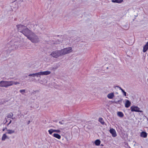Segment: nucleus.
<instances>
[{"label": "nucleus", "mask_w": 148, "mask_h": 148, "mask_svg": "<svg viewBox=\"0 0 148 148\" xmlns=\"http://www.w3.org/2000/svg\"><path fill=\"white\" fill-rule=\"evenodd\" d=\"M19 41H11L9 43H8L6 46V47L8 49V51L7 54H9L11 51L15 50L18 48L19 45Z\"/></svg>", "instance_id": "nucleus-1"}, {"label": "nucleus", "mask_w": 148, "mask_h": 148, "mask_svg": "<svg viewBox=\"0 0 148 148\" xmlns=\"http://www.w3.org/2000/svg\"><path fill=\"white\" fill-rule=\"evenodd\" d=\"M28 39L33 43H37L39 41V39L38 37L33 32L32 33V34L29 36L28 37Z\"/></svg>", "instance_id": "nucleus-2"}, {"label": "nucleus", "mask_w": 148, "mask_h": 148, "mask_svg": "<svg viewBox=\"0 0 148 148\" xmlns=\"http://www.w3.org/2000/svg\"><path fill=\"white\" fill-rule=\"evenodd\" d=\"M62 56H64L69 53L72 51V48L71 47L64 48L60 50Z\"/></svg>", "instance_id": "nucleus-3"}, {"label": "nucleus", "mask_w": 148, "mask_h": 148, "mask_svg": "<svg viewBox=\"0 0 148 148\" xmlns=\"http://www.w3.org/2000/svg\"><path fill=\"white\" fill-rule=\"evenodd\" d=\"M10 85V81L2 80L0 82V87L7 88Z\"/></svg>", "instance_id": "nucleus-4"}, {"label": "nucleus", "mask_w": 148, "mask_h": 148, "mask_svg": "<svg viewBox=\"0 0 148 148\" xmlns=\"http://www.w3.org/2000/svg\"><path fill=\"white\" fill-rule=\"evenodd\" d=\"M51 55L55 58L62 56L60 50H56L52 52L51 54Z\"/></svg>", "instance_id": "nucleus-5"}, {"label": "nucleus", "mask_w": 148, "mask_h": 148, "mask_svg": "<svg viewBox=\"0 0 148 148\" xmlns=\"http://www.w3.org/2000/svg\"><path fill=\"white\" fill-rule=\"evenodd\" d=\"M32 32L28 28L26 27L21 33L23 34L28 38V37L29 36Z\"/></svg>", "instance_id": "nucleus-6"}, {"label": "nucleus", "mask_w": 148, "mask_h": 148, "mask_svg": "<svg viewBox=\"0 0 148 148\" xmlns=\"http://www.w3.org/2000/svg\"><path fill=\"white\" fill-rule=\"evenodd\" d=\"M16 27L18 29V31L21 33H22L26 27L23 25L19 24L17 25Z\"/></svg>", "instance_id": "nucleus-7"}, {"label": "nucleus", "mask_w": 148, "mask_h": 148, "mask_svg": "<svg viewBox=\"0 0 148 148\" xmlns=\"http://www.w3.org/2000/svg\"><path fill=\"white\" fill-rule=\"evenodd\" d=\"M130 108L132 112H142V111L139 110V108L136 106H132Z\"/></svg>", "instance_id": "nucleus-8"}, {"label": "nucleus", "mask_w": 148, "mask_h": 148, "mask_svg": "<svg viewBox=\"0 0 148 148\" xmlns=\"http://www.w3.org/2000/svg\"><path fill=\"white\" fill-rule=\"evenodd\" d=\"M8 49L7 48V47H6V48L4 49V50L2 52V55L3 56L5 57L6 58L8 56L9 54H7L8 52Z\"/></svg>", "instance_id": "nucleus-9"}, {"label": "nucleus", "mask_w": 148, "mask_h": 148, "mask_svg": "<svg viewBox=\"0 0 148 148\" xmlns=\"http://www.w3.org/2000/svg\"><path fill=\"white\" fill-rule=\"evenodd\" d=\"M110 133L112 134V136L113 137H115L117 135L116 133V132L115 130L114 129H110Z\"/></svg>", "instance_id": "nucleus-10"}, {"label": "nucleus", "mask_w": 148, "mask_h": 148, "mask_svg": "<svg viewBox=\"0 0 148 148\" xmlns=\"http://www.w3.org/2000/svg\"><path fill=\"white\" fill-rule=\"evenodd\" d=\"M41 75H47L50 74L51 72L49 71H40Z\"/></svg>", "instance_id": "nucleus-11"}, {"label": "nucleus", "mask_w": 148, "mask_h": 148, "mask_svg": "<svg viewBox=\"0 0 148 148\" xmlns=\"http://www.w3.org/2000/svg\"><path fill=\"white\" fill-rule=\"evenodd\" d=\"M108 98L109 99H112L114 97V94L113 92H112L108 94L107 96Z\"/></svg>", "instance_id": "nucleus-12"}, {"label": "nucleus", "mask_w": 148, "mask_h": 148, "mask_svg": "<svg viewBox=\"0 0 148 148\" xmlns=\"http://www.w3.org/2000/svg\"><path fill=\"white\" fill-rule=\"evenodd\" d=\"M147 133L145 132H142L140 133V136L145 138L147 137Z\"/></svg>", "instance_id": "nucleus-13"}, {"label": "nucleus", "mask_w": 148, "mask_h": 148, "mask_svg": "<svg viewBox=\"0 0 148 148\" xmlns=\"http://www.w3.org/2000/svg\"><path fill=\"white\" fill-rule=\"evenodd\" d=\"M148 49V42L147 43L145 46L143 47V51L145 52Z\"/></svg>", "instance_id": "nucleus-14"}, {"label": "nucleus", "mask_w": 148, "mask_h": 148, "mask_svg": "<svg viewBox=\"0 0 148 148\" xmlns=\"http://www.w3.org/2000/svg\"><path fill=\"white\" fill-rule=\"evenodd\" d=\"M131 105V102H130L128 100H126L125 104V106L126 108H128Z\"/></svg>", "instance_id": "nucleus-15"}, {"label": "nucleus", "mask_w": 148, "mask_h": 148, "mask_svg": "<svg viewBox=\"0 0 148 148\" xmlns=\"http://www.w3.org/2000/svg\"><path fill=\"white\" fill-rule=\"evenodd\" d=\"M10 86H12L13 84L16 85L20 84V83L18 82H16L13 81H10Z\"/></svg>", "instance_id": "nucleus-16"}, {"label": "nucleus", "mask_w": 148, "mask_h": 148, "mask_svg": "<svg viewBox=\"0 0 148 148\" xmlns=\"http://www.w3.org/2000/svg\"><path fill=\"white\" fill-rule=\"evenodd\" d=\"M53 136L54 137H55L58 139H59L61 138V136L60 135H59L57 134H53Z\"/></svg>", "instance_id": "nucleus-17"}, {"label": "nucleus", "mask_w": 148, "mask_h": 148, "mask_svg": "<svg viewBox=\"0 0 148 148\" xmlns=\"http://www.w3.org/2000/svg\"><path fill=\"white\" fill-rule=\"evenodd\" d=\"M100 143L101 141H100V140L99 139H97L95 141V144L97 146L99 145L100 144Z\"/></svg>", "instance_id": "nucleus-18"}, {"label": "nucleus", "mask_w": 148, "mask_h": 148, "mask_svg": "<svg viewBox=\"0 0 148 148\" xmlns=\"http://www.w3.org/2000/svg\"><path fill=\"white\" fill-rule=\"evenodd\" d=\"M117 114L118 116L121 117H123L124 116L123 113L121 112H118Z\"/></svg>", "instance_id": "nucleus-19"}, {"label": "nucleus", "mask_w": 148, "mask_h": 148, "mask_svg": "<svg viewBox=\"0 0 148 148\" xmlns=\"http://www.w3.org/2000/svg\"><path fill=\"white\" fill-rule=\"evenodd\" d=\"M8 131L7 133L9 134H11L14 133L15 131L14 130H7Z\"/></svg>", "instance_id": "nucleus-20"}, {"label": "nucleus", "mask_w": 148, "mask_h": 148, "mask_svg": "<svg viewBox=\"0 0 148 148\" xmlns=\"http://www.w3.org/2000/svg\"><path fill=\"white\" fill-rule=\"evenodd\" d=\"M7 137V136L6 135V134H4L3 135L2 137V138H1L2 140H3V141L5 140V139Z\"/></svg>", "instance_id": "nucleus-21"}, {"label": "nucleus", "mask_w": 148, "mask_h": 148, "mask_svg": "<svg viewBox=\"0 0 148 148\" xmlns=\"http://www.w3.org/2000/svg\"><path fill=\"white\" fill-rule=\"evenodd\" d=\"M123 1V0H112V2H115L118 3H121Z\"/></svg>", "instance_id": "nucleus-22"}, {"label": "nucleus", "mask_w": 148, "mask_h": 148, "mask_svg": "<svg viewBox=\"0 0 148 148\" xmlns=\"http://www.w3.org/2000/svg\"><path fill=\"white\" fill-rule=\"evenodd\" d=\"M99 121L103 125L104 124V122L103 121L102 118H100L99 119Z\"/></svg>", "instance_id": "nucleus-23"}, {"label": "nucleus", "mask_w": 148, "mask_h": 148, "mask_svg": "<svg viewBox=\"0 0 148 148\" xmlns=\"http://www.w3.org/2000/svg\"><path fill=\"white\" fill-rule=\"evenodd\" d=\"M41 75L40 72H39L36 73V76L37 77H40V75Z\"/></svg>", "instance_id": "nucleus-24"}, {"label": "nucleus", "mask_w": 148, "mask_h": 148, "mask_svg": "<svg viewBox=\"0 0 148 148\" xmlns=\"http://www.w3.org/2000/svg\"><path fill=\"white\" fill-rule=\"evenodd\" d=\"M25 89L21 90H20L19 92L20 93H21L22 94H24V93L25 92Z\"/></svg>", "instance_id": "nucleus-25"}, {"label": "nucleus", "mask_w": 148, "mask_h": 148, "mask_svg": "<svg viewBox=\"0 0 148 148\" xmlns=\"http://www.w3.org/2000/svg\"><path fill=\"white\" fill-rule=\"evenodd\" d=\"M122 101V99H121V100H118V101H114V102L115 103H116V104H117V103L120 104L121 103Z\"/></svg>", "instance_id": "nucleus-26"}, {"label": "nucleus", "mask_w": 148, "mask_h": 148, "mask_svg": "<svg viewBox=\"0 0 148 148\" xmlns=\"http://www.w3.org/2000/svg\"><path fill=\"white\" fill-rule=\"evenodd\" d=\"M48 132L50 134H52L54 132V131H53V129H51L49 130H48Z\"/></svg>", "instance_id": "nucleus-27"}, {"label": "nucleus", "mask_w": 148, "mask_h": 148, "mask_svg": "<svg viewBox=\"0 0 148 148\" xmlns=\"http://www.w3.org/2000/svg\"><path fill=\"white\" fill-rule=\"evenodd\" d=\"M28 76L30 77H34L36 76V73H33L29 74Z\"/></svg>", "instance_id": "nucleus-28"}, {"label": "nucleus", "mask_w": 148, "mask_h": 148, "mask_svg": "<svg viewBox=\"0 0 148 148\" xmlns=\"http://www.w3.org/2000/svg\"><path fill=\"white\" fill-rule=\"evenodd\" d=\"M13 114L12 113L11 114H9L7 116V117L8 118H11L13 116Z\"/></svg>", "instance_id": "nucleus-29"}, {"label": "nucleus", "mask_w": 148, "mask_h": 148, "mask_svg": "<svg viewBox=\"0 0 148 148\" xmlns=\"http://www.w3.org/2000/svg\"><path fill=\"white\" fill-rule=\"evenodd\" d=\"M58 66H59L57 65H56V66H53V68H52V69H57L58 68Z\"/></svg>", "instance_id": "nucleus-30"}, {"label": "nucleus", "mask_w": 148, "mask_h": 148, "mask_svg": "<svg viewBox=\"0 0 148 148\" xmlns=\"http://www.w3.org/2000/svg\"><path fill=\"white\" fill-rule=\"evenodd\" d=\"M53 131H54V132H56L57 133H59L60 132V131L59 130H53Z\"/></svg>", "instance_id": "nucleus-31"}, {"label": "nucleus", "mask_w": 148, "mask_h": 148, "mask_svg": "<svg viewBox=\"0 0 148 148\" xmlns=\"http://www.w3.org/2000/svg\"><path fill=\"white\" fill-rule=\"evenodd\" d=\"M122 92H123V95L125 96H126V92H125V91L124 90H123L122 91Z\"/></svg>", "instance_id": "nucleus-32"}, {"label": "nucleus", "mask_w": 148, "mask_h": 148, "mask_svg": "<svg viewBox=\"0 0 148 148\" xmlns=\"http://www.w3.org/2000/svg\"><path fill=\"white\" fill-rule=\"evenodd\" d=\"M5 130H8L7 129V128L6 127H4L3 128V129H2L3 131H5Z\"/></svg>", "instance_id": "nucleus-33"}, {"label": "nucleus", "mask_w": 148, "mask_h": 148, "mask_svg": "<svg viewBox=\"0 0 148 148\" xmlns=\"http://www.w3.org/2000/svg\"><path fill=\"white\" fill-rule=\"evenodd\" d=\"M39 82L40 83V84H43V81L42 80H40V81H39Z\"/></svg>", "instance_id": "nucleus-34"}, {"label": "nucleus", "mask_w": 148, "mask_h": 148, "mask_svg": "<svg viewBox=\"0 0 148 148\" xmlns=\"http://www.w3.org/2000/svg\"><path fill=\"white\" fill-rule=\"evenodd\" d=\"M12 121L11 120H10L9 122L7 124V126H8L11 123Z\"/></svg>", "instance_id": "nucleus-35"}, {"label": "nucleus", "mask_w": 148, "mask_h": 148, "mask_svg": "<svg viewBox=\"0 0 148 148\" xmlns=\"http://www.w3.org/2000/svg\"><path fill=\"white\" fill-rule=\"evenodd\" d=\"M119 88L120 90H121L122 91L123 90L120 87H119Z\"/></svg>", "instance_id": "nucleus-36"}, {"label": "nucleus", "mask_w": 148, "mask_h": 148, "mask_svg": "<svg viewBox=\"0 0 148 148\" xmlns=\"http://www.w3.org/2000/svg\"><path fill=\"white\" fill-rule=\"evenodd\" d=\"M30 121H29V120L28 121V122H27V125L29 124L30 123Z\"/></svg>", "instance_id": "nucleus-37"}, {"label": "nucleus", "mask_w": 148, "mask_h": 148, "mask_svg": "<svg viewBox=\"0 0 148 148\" xmlns=\"http://www.w3.org/2000/svg\"><path fill=\"white\" fill-rule=\"evenodd\" d=\"M38 91V90H36V91H34L33 92H32V93H34V92H36Z\"/></svg>", "instance_id": "nucleus-38"}, {"label": "nucleus", "mask_w": 148, "mask_h": 148, "mask_svg": "<svg viewBox=\"0 0 148 148\" xmlns=\"http://www.w3.org/2000/svg\"><path fill=\"white\" fill-rule=\"evenodd\" d=\"M59 123H60L61 124H62V123H61V121H60L59 122Z\"/></svg>", "instance_id": "nucleus-39"}, {"label": "nucleus", "mask_w": 148, "mask_h": 148, "mask_svg": "<svg viewBox=\"0 0 148 148\" xmlns=\"http://www.w3.org/2000/svg\"><path fill=\"white\" fill-rule=\"evenodd\" d=\"M119 86H116V87L119 88Z\"/></svg>", "instance_id": "nucleus-40"}, {"label": "nucleus", "mask_w": 148, "mask_h": 148, "mask_svg": "<svg viewBox=\"0 0 148 148\" xmlns=\"http://www.w3.org/2000/svg\"><path fill=\"white\" fill-rule=\"evenodd\" d=\"M7 121H8L7 120H6L5 123H6V122H7Z\"/></svg>", "instance_id": "nucleus-41"}]
</instances>
